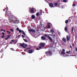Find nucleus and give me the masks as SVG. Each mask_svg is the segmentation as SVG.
Wrapping results in <instances>:
<instances>
[{
	"label": "nucleus",
	"mask_w": 77,
	"mask_h": 77,
	"mask_svg": "<svg viewBox=\"0 0 77 77\" xmlns=\"http://www.w3.org/2000/svg\"><path fill=\"white\" fill-rule=\"evenodd\" d=\"M23 40L25 42H27V40L25 39H24Z\"/></svg>",
	"instance_id": "393cba45"
},
{
	"label": "nucleus",
	"mask_w": 77,
	"mask_h": 77,
	"mask_svg": "<svg viewBox=\"0 0 77 77\" xmlns=\"http://www.w3.org/2000/svg\"><path fill=\"white\" fill-rule=\"evenodd\" d=\"M72 47H74V43H72Z\"/></svg>",
	"instance_id": "e433bc0d"
},
{
	"label": "nucleus",
	"mask_w": 77,
	"mask_h": 77,
	"mask_svg": "<svg viewBox=\"0 0 77 77\" xmlns=\"http://www.w3.org/2000/svg\"><path fill=\"white\" fill-rule=\"evenodd\" d=\"M45 37H47V35H45Z\"/></svg>",
	"instance_id": "37998d69"
},
{
	"label": "nucleus",
	"mask_w": 77,
	"mask_h": 77,
	"mask_svg": "<svg viewBox=\"0 0 77 77\" xmlns=\"http://www.w3.org/2000/svg\"><path fill=\"white\" fill-rule=\"evenodd\" d=\"M66 53L67 54H73V53H72V51H71H71L70 50L69 51H67L66 52Z\"/></svg>",
	"instance_id": "9d476101"
},
{
	"label": "nucleus",
	"mask_w": 77,
	"mask_h": 77,
	"mask_svg": "<svg viewBox=\"0 0 77 77\" xmlns=\"http://www.w3.org/2000/svg\"><path fill=\"white\" fill-rule=\"evenodd\" d=\"M2 35V38H5V36L4 35Z\"/></svg>",
	"instance_id": "f704fd0d"
},
{
	"label": "nucleus",
	"mask_w": 77,
	"mask_h": 77,
	"mask_svg": "<svg viewBox=\"0 0 77 77\" xmlns=\"http://www.w3.org/2000/svg\"><path fill=\"white\" fill-rule=\"evenodd\" d=\"M58 35H60V32H58Z\"/></svg>",
	"instance_id": "603ef678"
},
{
	"label": "nucleus",
	"mask_w": 77,
	"mask_h": 77,
	"mask_svg": "<svg viewBox=\"0 0 77 77\" xmlns=\"http://www.w3.org/2000/svg\"><path fill=\"white\" fill-rule=\"evenodd\" d=\"M43 12V13H44V12Z\"/></svg>",
	"instance_id": "e2e57ef3"
},
{
	"label": "nucleus",
	"mask_w": 77,
	"mask_h": 77,
	"mask_svg": "<svg viewBox=\"0 0 77 77\" xmlns=\"http://www.w3.org/2000/svg\"><path fill=\"white\" fill-rule=\"evenodd\" d=\"M47 38H48L49 39V40H50L51 41V42H54V41H53V39H52V38H51V37L50 36L48 35L47 36Z\"/></svg>",
	"instance_id": "39448f33"
},
{
	"label": "nucleus",
	"mask_w": 77,
	"mask_h": 77,
	"mask_svg": "<svg viewBox=\"0 0 77 77\" xmlns=\"http://www.w3.org/2000/svg\"><path fill=\"white\" fill-rule=\"evenodd\" d=\"M70 48H72V46H70Z\"/></svg>",
	"instance_id": "8fccbe9b"
},
{
	"label": "nucleus",
	"mask_w": 77,
	"mask_h": 77,
	"mask_svg": "<svg viewBox=\"0 0 77 77\" xmlns=\"http://www.w3.org/2000/svg\"><path fill=\"white\" fill-rule=\"evenodd\" d=\"M22 38H24L25 37L23 35H22Z\"/></svg>",
	"instance_id": "a19ab883"
},
{
	"label": "nucleus",
	"mask_w": 77,
	"mask_h": 77,
	"mask_svg": "<svg viewBox=\"0 0 77 77\" xmlns=\"http://www.w3.org/2000/svg\"><path fill=\"white\" fill-rule=\"evenodd\" d=\"M36 49L37 50H39V48H37Z\"/></svg>",
	"instance_id": "a18cd8bd"
},
{
	"label": "nucleus",
	"mask_w": 77,
	"mask_h": 77,
	"mask_svg": "<svg viewBox=\"0 0 77 77\" xmlns=\"http://www.w3.org/2000/svg\"><path fill=\"white\" fill-rule=\"evenodd\" d=\"M61 8H63V7L62 6H61Z\"/></svg>",
	"instance_id": "bf43d9fd"
},
{
	"label": "nucleus",
	"mask_w": 77,
	"mask_h": 77,
	"mask_svg": "<svg viewBox=\"0 0 77 77\" xmlns=\"http://www.w3.org/2000/svg\"><path fill=\"white\" fill-rule=\"evenodd\" d=\"M9 32V31H7V33H8V32Z\"/></svg>",
	"instance_id": "6e6d98bb"
},
{
	"label": "nucleus",
	"mask_w": 77,
	"mask_h": 77,
	"mask_svg": "<svg viewBox=\"0 0 77 77\" xmlns=\"http://www.w3.org/2000/svg\"><path fill=\"white\" fill-rule=\"evenodd\" d=\"M62 41L64 43L66 42V38H63L62 39Z\"/></svg>",
	"instance_id": "1a4fd4ad"
},
{
	"label": "nucleus",
	"mask_w": 77,
	"mask_h": 77,
	"mask_svg": "<svg viewBox=\"0 0 77 77\" xmlns=\"http://www.w3.org/2000/svg\"><path fill=\"white\" fill-rule=\"evenodd\" d=\"M22 33L23 35H25V36H26V34L25 33V32H24V31H23V30H22Z\"/></svg>",
	"instance_id": "a211bd4d"
},
{
	"label": "nucleus",
	"mask_w": 77,
	"mask_h": 77,
	"mask_svg": "<svg viewBox=\"0 0 77 77\" xmlns=\"http://www.w3.org/2000/svg\"><path fill=\"white\" fill-rule=\"evenodd\" d=\"M42 10L41 11H40V15H42Z\"/></svg>",
	"instance_id": "5701e85b"
},
{
	"label": "nucleus",
	"mask_w": 77,
	"mask_h": 77,
	"mask_svg": "<svg viewBox=\"0 0 77 77\" xmlns=\"http://www.w3.org/2000/svg\"><path fill=\"white\" fill-rule=\"evenodd\" d=\"M2 34H3V35H5V33L3 32H2Z\"/></svg>",
	"instance_id": "79ce46f5"
},
{
	"label": "nucleus",
	"mask_w": 77,
	"mask_h": 77,
	"mask_svg": "<svg viewBox=\"0 0 77 77\" xmlns=\"http://www.w3.org/2000/svg\"><path fill=\"white\" fill-rule=\"evenodd\" d=\"M75 6V3H74L72 4L73 6Z\"/></svg>",
	"instance_id": "c9c22d12"
},
{
	"label": "nucleus",
	"mask_w": 77,
	"mask_h": 77,
	"mask_svg": "<svg viewBox=\"0 0 77 77\" xmlns=\"http://www.w3.org/2000/svg\"><path fill=\"white\" fill-rule=\"evenodd\" d=\"M12 42H10V44H12Z\"/></svg>",
	"instance_id": "13d9d810"
},
{
	"label": "nucleus",
	"mask_w": 77,
	"mask_h": 77,
	"mask_svg": "<svg viewBox=\"0 0 77 77\" xmlns=\"http://www.w3.org/2000/svg\"><path fill=\"white\" fill-rule=\"evenodd\" d=\"M52 36H53L54 37H56V35H52Z\"/></svg>",
	"instance_id": "4c0bfd02"
},
{
	"label": "nucleus",
	"mask_w": 77,
	"mask_h": 77,
	"mask_svg": "<svg viewBox=\"0 0 77 77\" xmlns=\"http://www.w3.org/2000/svg\"><path fill=\"white\" fill-rule=\"evenodd\" d=\"M6 14L8 15V13H6Z\"/></svg>",
	"instance_id": "052dcab7"
},
{
	"label": "nucleus",
	"mask_w": 77,
	"mask_h": 77,
	"mask_svg": "<svg viewBox=\"0 0 77 77\" xmlns=\"http://www.w3.org/2000/svg\"><path fill=\"white\" fill-rule=\"evenodd\" d=\"M33 9H34V8H29V12L32 14H34V12H35V11Z\"/></svg>",
	"instance_id": "7ed1b4c3"
},
{
	"label": "nucleus",
	"mask_w": 77,
	"mask_h": 77,
	"mask_svg": "<svg viewBox=\"0 0 77 77\" xmlns=\"http://www.w3.org/2000/svg\"><path fill=\"white\" fill-rule=\"evenodd\" d=\"M51 31L52 33H54V30H53L52 29H51Z\"/></svg>",
	"instance_id": "bb28decb"
},
{
	"label": "nucleus",
	"mask_w": 77,
	"mask_h": 77,
	"mask_svg": "<svg viewBox=\"0 0 77 77\" xmlns=\"http://www.w3.org/2000/svg\"><path fill=\"white\" fill-rule=\"evenodd\" d=\"M71 31H72V32H73L74 31V27H72V28L71 29Z\"/></svg>",
	"instance_id": "412c9836"
},
{
	"label": "nucleus",
	"mask_w": 77,
	"mask_h": 77,
	"mask_svg": "<svg viewBox=\"0 0 77 77\" xmlns=\"http://www.w3.org/2000/svg\"><path fill=\"white\" fill-rule=\"evenodd\" d=\"M9 22L11 23V22H14L15 23H18V20H15V18L13 17L12 16H10L8 17Z\"/></svg>",
	"instance_id": "f257e3e1"
},
{
	"label": "nucleus",
	"mask_w": 77,
	"mask_h": 77,
	"mask_svg": "<svg viewBox=\"0 0 77 77\" xmlns=\"http://www.w3.org/2000/svg\"><path fill=\"white\" fill-rule=\"evenodd\" d=\"M50 24H48L46 26V28H47V29H49V28H50Z\"/></svg>",
	"instance_id": "2eb2a0df"
},
{
	"label": "nucleus",
	"mask_w": 77,
	"mask_h": 77,
	"mask_svg": "<svg viewBox=\"0 0 77 77\" xmlns=\"http://www.w3.org/2000/svg\"><path fill=\"white\" fill-rule=\"evenodd\" d=\"M17 44V42H14V44Z\"/></svg>",
	"instance_id": "3c124183"
},
{
	"label": "nucleus",
	"mask_w": 77,
	"mask_h": 77,
	"mask_svg": "<svg viewBox=\"0 0 77 77\" xmlns=\"http://www.w3.org/2000/svg\"><path fill=\"white\" fill-rule=\"evenodd\" d=\"M41 39L42 40H45V39H46V38L44 36H42L41 37Z\"/></svg>",
	"instance_id": "ddd939ff"
},
{
	"label": "nucleus",
	"mask_w": 77,
	"mask_h": 77,
	"mask_svg": "<svg viewBox=\"0 0 77 77\" xmlns=\"http://www.w3.org/2000/svg\"><path fill=\"white\" fill-rule=\"evenodd\" d=\"M65 49H63L62 51L61 52V54H63V55H65V54L66 52H65Z\"/></svg>",
	"instance_id": "6e6552de"
},
{
	"label": "nucleus",
	"mask_w": 77,
	"mask_h": 77,
	"mask_svg": "<svg viewBox=\"0 0 77 77\" xmlns=\"http://www.w3.org/2000/svg\"><path fill=\"white\" fill-rule=\"evenodd\" d=\"M45 43H40L39 45V46H40L39 47V48H41V49L44 48L45 47Z\"/></svg>",
	"instance_id": "f03ea898"
},
{
	"label": "nucleus",
	"mask_w": 77,
	"mask_h": 77,
	"mask_svg": "<svg viewBox=\"0 0 77 77\" xmlns=\"http://www.w3.org/2000/svg\"><path fill=\"white\" fill-rule=\"evenodd\" d=\"M33 50L32 49H30L28 51V53H29L30 54L31 53H33Z\"/></svg>",
	"instance_id": "f8f14e48"
},
{
	"label": "nucleus",
	"mask_w": 77,
	"mask_h": 77,
	"mask_svg": "<svg viewBox=\"0 0 77 77\" xmlns=\"http://www.w3.org/2000/svg\"><path fill=\"white\" fill-rule=\"evenodd\" d=\"M16 30H17V31H19L20 30V29H19V28H17L16 29Z\"/></svg>",
	"instance_id": "473e14b6"
},
{
	"label": "nucleus",
	"mask_w": 77,
	"mask_h": 77,
	"mask_svg": "<svg viewBox=\"0 0 77 77\" xmlns=\"http://www.w3.org/2000/svg\"><path fill=\"white\" fill-rule=\"evenodd\" d=\"M21 37V35H18V36H17L16 38H20Z\"/></svg>",
	"instance_id": "4be33fe9"
},
{
	"label": "nucleus",
	"mask_w": 77,
	"mask_h": 77,
	"mask_svg": "<svg viewBox=\"0 0 77 77\" xmlns=\"http://www.w3.org/2000/svg\"><path fill=\"white\" fill-rule=\"evenodd\" d=\"M29 49H30V48H27V50Z\"/></svg>",
	"instance_id": "864d4df0"
},
{
	"label": "nucleus",
	"mask_w": 77,
	"mask_h": 77,
	"mask_svg": "<svg viewBox=\"0 0 77 77\" xmlns=\"http://www.w3.org/2000/svg\"><path fill=\"white\" fill-rule=\"evenodd\" d=\"M11 50H14V49L13 48H11Z\"/></svg>",
	"instance_id": "de8ad7c7"
},
{
	"label": "nucleus",
	"mask_w": 77,
	"mask_h": 77,
	"mask_svg": "<svg viewBox=\"0 0 77 77\" xmlns=\"http://www.w3.org/2000/svg\"><path fill=\"white\" fill-rule=\"evenodd\" d=\"M24 46H25V47H27V46H28V45H27V44H24Z\"/></svg>",
	"instance_id": "a878e982"
},
{
	"label": "nucleus",
	"mask_w": 77,
	"mask_h": 77,
	"mask_svg": "<svg viewBox=\"0 0 77 77\" xmlns=\"http://www.w3.org/2000/svg\"><path fill=\"white\" fill-rule=\"evenodd\" d=\"M69 21V20H66L65 22L66 24H68V23Z\"/></svg>",
	"instance_id": "aec40b11"
},
{
	"label": "nucleus",
	"mask_w": 77,
	"mask_h": 77,
	"mask_svg": "<svg viewBox=\"0 0 77 77\" xmlns=\"http://www.w3.org/2000/svg\"><path fill=\"white\" fill-rule=\"evenodd\" d=\"M53 0V1L54 0Z\"/></svg>",
	"instance_id": "69168bd1"
},
{
	"label": "nucleus",
	"mask_w": 77,
	"mask_h": 77,
	"mask_svg": "<svg viewBox=\"0 0 77 77\" xmlns=\"http://www.w3.org/2000/svg\"><path fill=\"white\" fill-rule=\"evenodd\" d=\"M19 33H22V30H20L19 31Z\"/></svg>",
	"instance_id": "2f4dec72"
},
{
	"label": "nucleus",
	"mask_w": 77,
	"mask_h": 77,
	"mask_svg": "<svg viewBox=\"0 0 77 77\" xmlns=\"http://www.w3.org/2000/svg\"><path fill=\"white\" fill-rule=\"evenodd\" d=\"M32 32H34V33H35V32H36V31H35V30L33 29L32 30Z\"/></svg>",
	"instance_id": "cd10ccee"
},
{
	"label": "nucleus",
	"mask_w": 77,
	"mask_h": 77,
	"mask_svg": "<svg viewBox=\"0 0 77 77\" xmlns=\"http://www.w3.org/2000/svg\"><path fill=\"white\" fill-rule=\"evenodd\" d=\"M9 14H11V13H9Z\"/></svg>",
	"instance_id": "680f3d73"
},
{
	"label": "nucleus",
	"mask_w": 77,
	"mask_h": 77,
	"mask_svg": "<svg viewBox=\"0 0 77 77\" xmlns=\"http://www.w3.org/2000/svg\"><path fill=\"white\" fill-rule=\"evenodd\" d=\"M69 21L70 22H71V19H69Z\"/></svg>",
	"instance_id": "09e8293b"
},
{
	"label": "nucleus",
	"mask_w": 77,
	"mask_h": 77,
	"mask_svg": "<svg viewBox=\"0 0 77 77\" xmlns=\"http://www.w3.org/2000/svg\"><path fill=\"white\" fill-rule=\"evenodd\" d=\"M54 5L56 6H57V5H58V3H56V2H54Z\"/></svg>",
	"instance_id": "dca6fc26"
},
{
	"label": "nucleus",
	"mask_w": 77,
	"mask_h": 77,
	"mask_svg": "<svg viewBox=\"0 0 77 77\" xmlns=\"http://www.w3.org/2000/svg\"><path fill=\"white\" fill-rule=\"evenodd\" d=\"M53 4L51 3H49V6L51 7V8H53Z\"/></svg>",
	"instance_id": "9b49d317"
},
{
	"label": "nucleus",
	"mask_w": 77,
	"mask_h": 77,
	"mask_svg": "<svg viewBox=\"0 0 77 77\" xmlns=\"http://www.w3.org/2000/svg\"><path fill=\"white\" fill-rule=\"evenodd\" d=\"M39 13H38V12H37V13L36 14V15L37 16H38V15H39Z\"/></svg>",
	"instance_id": "7c9ffc66"
},
{
	"label": "nucleus",
	"mask_w": 77,
	"mask_h": 77,
	"mask_svg": "<svg viewBox=\"0 0 77 77\" xmlns=\"http://www.w3.org/2000/svg\"><path fill=\"white\" fill-rule=\"evenodd\" d=\"M10 30L11 32H14V29H11Z\"/></svg>",
	"instance_id": "c756f323"
},
{
	"label": "nucleus",
	"mask_w": 77,
	"mask_h": 77,
	"mask_svg": "<svg viewBox=\"0 0 77 77\" xmlns=\"http://www.w3.org/2000/svg\"><path fill=\"white\" fill-rule=\"evenodd\" d=\"M75 51H77V47H76L75 48Z\"/></svg>",
	"instance_id": "ea45409f"
},
{
	"label": "nucleus",
	"mask_w": 77,
	"mask_h": 77,
	"mask_svg": "<svg viewBox=\"0 0 77 77\" xmlns=\"http://www.w3.org/2000/svg\"><path fill=\"white\" fill-rule=\"evenodd\" d=\"M63 2L64 3H67L68 2V0H63Z\"/></svg>",
	"instance_id": "6ab92c4d"
},
{
	"label": "nucleus",
	"mask_w": 77,
	"mask_h": 77,
	"mask_svg": "<svg viewBox=\"0 0 77 77\" xmlns=\"http://www.w3.org/2000/svg\"><path fill=\"white\" fill-rule=\"evenodd\" d=\"M77 34H76L75 35V39L76 40L77 39Z\"/></svg>",
	"instance_id": "c85d7f7f"
},
{
	"label": "nucleus",
	"mask_w": 77,
	"mask_h": 77,
	"mask_svg": "<svg viewBox=\"0 0 77 77\" xmlns=\"http://www.w3.org/2000/svg\"><path fill=\"white\" fill-rule=\"evenodd\" d=\"M11 42H14V40H11Z\"/></svg>",
	"instance_id": "c03bdc74"
},
{
	"label": "nucleus",
	"mask_w": 77,
	"mask_h": 77,
	"mask_svg": "<svg viewBox=\"0 0 77 77\" xmlns=\"http://www.w3.org/2000/svg\"><path fill=\"white\" fill-rule=\"evenodd\" d=\"M66 39L67 41H69V39H70V36L67 35L66 36Z\"/></svg>",
	"instance_id": "0eeeda50"
},
{
	"label": "nucleus",
	"mask_w": 77,
	"mask_h": 77,
	"mask_svg": "<svg viewBox=\"0 0 77 77\" xmlns=\"http://www.w3.org/2000/svg\"><path fill=\"white\" fill-rule=\"evenodd\" d=\"M3 32H5V30H3Z\"/></svg>",
	"instance_id": "5fc2aeb1"
},
{
	"label": "nucleus",
	"mask_w": 77,
	"mask_h": 77,
	"mask_svg": "<svg viewBox=\"0 0 77 77\" xmlns=\"http://www.w3.org/2000/svg\"><path fill=\"white\" fill-rule=\"evenodd\" d=\"M1 32H2L3 31V30L2 29H1Z\"/></svg>",
	"instance_id": "49530a36"
},
{
	"label": "nucleus",
	"mask_w": 77,
	"mask_h": 77,
	"mask_svg": "<svg viewBox=\"0 0 77 77\" xmlns=\"http://www.w3.org/2000/svg\"><path fill=\"white\" fill-rule=\"evenodd\" d=\"M6 29H8L7 28Z\"/></svg>",
	"instance_id": "0e129e2a"
},
{
	"label": "nucleus",
	"mask_w": 77,
	"mask_h": 77,
	"mask_svg": "<svg viewBox=\"0 0 77 77\" xmlns=\"http://www.w3.org/2000/svg\"><path fill=\"white\" fill-rule=\"evenodd\" d=\"M65 31L66 32V31H68V28L66 27H65L64 29Z\"/></svg>",
	"instance_id": "f3484780"
},
{
	"label": "nucleus",
	"mask_w": 77,
	"mask_h": 77,
	"mask_svg": "<svg viewBox=\"0 0 77 77\" xmlns=\"http://www.w3.org/2000/svg\"><path fill=\"white\" fill-rule=\"evenodd\" d=\"M9 38L7 37V38H5V40H7V39H8Z\"/></svg>",
	"instance_id": "58836bf2"
},
{
	"label": "nucleus",
	"mask_w": 77,
	"mask_h": 77,
	"mask_svg": "<svg viewBox=\"0 0 77 77\" xmlns=\"http://www.w3.org/2000/svg\"><path fill=\"white\" fill-rule=\"evenodd\" d=\"M8 33L9 34H10V33H11V32H8Z\"/></svg>",
	"instance_id": "4d7b16f0"
},
{
	"label": "nucleus",
	"mask_w": 77,
	"mask_h": 77,
	"mask_svg": "<svg viewBox=\"0 0 77 77\" xmlns=\"http://www.w3.org/2000/svg\"><path fill=\"white\" fill-rule=\"evenodd\" d=\"M11 36V35H8L7 36V37L9 38H10V36Z\"/></svg>",
	"instance_id": "b1692460"
},
{
	"label": "nucleus",
	"mask_w": 77,
	"mask_h": 77,
	"mask_svg": "<svg viewBox=\"0 0 77 77\" xmlns=\"http://www.w3.org/2000/svg\"><path fill=\"white\" fill-rule=\"evenodd\" d=\"M29 32H32V29H29Z\"/></svg>",
	"instance_id": "72a5a7b5"
},
{
	"label": "nucleus",
	"mask_w": 77,
	"mask_h": 77,
	"mask_svg": "<svg viewBox=\"0 0 77 77\" xmlns=\"http://www.w3.org/2000/svg\"><path fill=\"white\" fill-rule=\"evenodd\" d=\"M45 54H46L47 56H48V55H50V56H51V54H52V53H51V52L50 51H49L45 52Z\"/></svg>",
	"instance_id": "20e7f679"
},
{
	"label": "nucleus",
	"mask_w": 77,
	"mask_h": 77,
	"mask_svg": "<svg viewBox=\"0 0 77 77\" xmlns=\"http://www.w3.org/2000/svg\"><path fill=\"white\" fill-rule=\"evenodd\" d=\"M31 18L32 19H35V15L34 14L32 15Z\"/></svg>",
	"instance_id": "4468645a"
},
{
	"label": "nucleus",
	"mask_w": 77,
	"mask_h": 77,
	"mask_svg": "<svg viewBox=\"0 0 77 77\" xmlns=\"http://www.w3.org/2000/svg\"><path fill=\"white\" fill-rule=\"evenodd\" d=\"M24 44L25 43H23V44L20 43L19 45L20 47H23V48H26V47L24 46Z\"/></svg>",
	"instance_id": "423d86ee"
}]
</instances>
